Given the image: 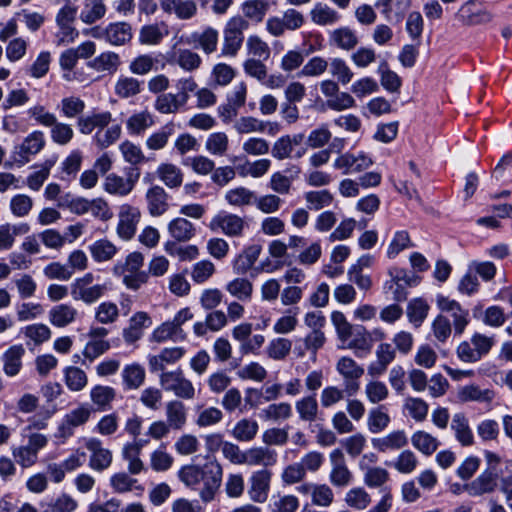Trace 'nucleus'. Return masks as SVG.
<instances>
[{"label": "nucleus", "mask_w": 512, "mask_h": 512, "mask_svg": "<svg viewBox=\"0 0 512 512\" xmlns=\"http://www.w3.org/2000/svg\"><path fill=\"white\" fill-rule=\"evenodd\" d=\"M223 469L217 461H208L204 465H185L178 477L185 486L199 490V496L204 503L211 502L220 488Z\"/></svg>", "instance_id": "1"}, {"label": "nucleus", "mask_w": 512, "mask_h": 512, "mask_svg": "<svg viewBox=\"0 0 512 512\" xmlns=\"http://www.w3.org/2000/svg\"><path fill=\"white\" fill-rule=\"evenodd\" d=\"M249 28V22L240 15L230 18L223 29L221 56L235 57L242 47L244 31Z\"/></svg>", "instance_id": "2"}, {"label": "nucleus", "mask_w": 512, "mask_h": 512, "mask_svg": "<svg viewBox=\"0 0 512 512\" xmlns=\"http://www.w3.org/2000/svg\"><path fill=\"white\" fill-rule=\"evenodd\" d=\"M94 279V275L90 272L76 278L70 285V294L73 300L91 305L108 292L107 283L93 284Z\"/></svg>", "instance_id": "3"}, {"label": "nucleus", "mask_w": 512, "mask_h": 512, "mask_svg": "<svg viewBox=\"0 0 512 512\" xmlns=\"http://www.w3.org/2000/svg\"><path fill=\"white\" fill-rule=\"evenodd\" d=\"M159 383L164 391L173 393L179 400L195 398L196 388L192 381L185 377L181 369L161 373Z\"/></svg>", "instance_id": "4"}, {"label": "nucleus", "mask_w": 512, "mask_h": 512, "mask_svg": "<svg viewBox=\"0 0 512 512\" xmlns=\"http://www.w3.org/2000/svg\"><path fill=\"white\" fill-rule=\"evenodd\" d=\"M48 444L47 436L40 433L29 435L26 445L14 446L11 454L16 463L26 469L35 465L38 461V453Z\"/></svg>", "instance_id": "5"}, {"label": "nucleus", "mask_w": 512, "mask_h": 512, "mask_svg": "<svg viewBox=\"0 0 512 512\" xmlns=\"http://www.w3.org/2000/svg\"><path fill=\"white\" fill-rule=\"evenodd\" d=\"M436 305L441 314H446L452 320V326L456 335H462L470 323L469 310L464 308L458 301L444 295H437Z\"/></svg>", "instance_id": "6"}, {"label": "nucleus", "mask_w": 512, "mask_h": 512, "mask_svg": "<svg viewBox=\"0 0 512 512\" xmlns=\"http://www.w3.org/2000/svg\"><path fill=\"white\" fill-rule=\"evenodd\" d=\"M126 177L116 173L108 174L103 182V189L110 195L125 197L129 195L140 178V169L130 167L126 169Z\"/></svg>", "instance_id": "7"}, {"label": "nucleus", "mask_w": 512, "mask_h": 512, "mask_svg": "<svg viewBox=\"0 0 512 512\" xmlns=\"http://www.w3.org/2000/svg\"><path fill=\"white\" fill-rule=\"evenodd\" d=\"M335 368L344 380L347 396L352 397L356 395L360 389V379L364 375V368L348 356L340 357Z\"/></svg>", "instance_id": "8"}, {"label": "nucleus", "mask_w": 512, "mask_h": 512, "mask_svg": "<svg viewBox=\"0 0 512 512\" xmlns=\"http://www.w3.org/2000/svg\"><path fill=\"white\" fill-rule=\"evenodd\" d=\"M208 227L211 231H221L228 237H241L247 223L244 218L225 211L216 214L210 221Z\"/></svg>", "instance_id": "9"}, {"label": "nucleus", "mask_w": 512, "mask_h": 512, "mask_svg": "<svg viewBox=\"0 0 512 512\" xmlns=\"http://www.w3.org/2000/svg\"><path fill=\"white\" fill-rule=\"evenodd\" d=\"M272 472L268 469L253 471L248 479L247 494L249 499L258 504L267 501L271 488Z\"/></svg>", "instance_id": "10"}, {"label": "nucleus", "mask_w": 512, "mask_h": 512, "mask_svg": "<svg viewBox=\"0 0 512 512\" xmlns=\"http://www.w3.org/2000/svg\"><path fill=\"white\" fill-rule=\"evenodd\" d=\"M331 470L329 481L334 487L343 488L353 482V473L348 468L345 456L340 449H334L329 454Z\"/></svg>", "instance_id": "11"}, {"label": "nucleus", "mask_w": 512, "mask_h": 512, "mask_svg": "<svg viewBox=\"0 0 512 512\" xmlns=\"http://www.w3.org/2000/svg\"><path fill=\"white\" fill-rule=\"evenodd\" d=\"M85 447L90 453L88 465L92 470L103 472L111 466L113 461L112 451L105 448L99 439H87Z\"/></svg>", "instance_id": "12"}, {"label": "nucleus", "mask_w": 512, "mask_h": 512, "mask_svg": "<svg viewBox=\"0 0 512 512\" xmlns=\"http://www.w3.org/2000/svg\"><path fill=\"white\" fill-rule=\"evenodd\" d=\"M141 212L137 207L125 204L120 207L117 234L124 240H130L136 233Z\"/></svg>", "instance_id": "13"}, {"label": "nucleus", "mask_w": 512, "mask_h": 512, "mask_svg": "<svg viewBox=\"0 0 512 512\" xmlns=\"http://www.w3.org/2000/svg\"><path fill=\"white\" fill-rule=\"evenodd\" d=\"M373 164L372 159L365 153H344L337 157L333 167L341 170L343 174L357 173L369 168Z\"/></svg>", "instance_id": "14"}, {"label": "nucleus", "mask_w": 512, "mask_h": 512, "mask_svg": "<svg viewBox=\"0 0 512 512\" xmlns=\"http://www.w3.org/2000/svg\"><path fill=\"white\" fill-rule=\"evenodd\" d=\"M498 485V474L496 471L486 469L470 483L464 485V491L471 497H480L484 494L493 493Z\"/></svg>", "instance_id": "15"}, {"label": "nucleus", "mask_w": 512, "mask_h": 512, "mask_svg": "<svg viewBox=\"0 0 512 512\" xmlns=\"http://www.w3.org/2000/svg\"><path fill=\"white\" fill-rule=\"evenodd\" d=\"M375 356L376 360L367 367L368 375L371 377H379L386 372L396 358V351L390 343H380L376 348Z\"/></svg>", "instance_id": "16"}, {"label": "nucleus", "mask_w": 512, "mask_h": 512, "mask_svg": "<svg viewBox=\"0 0 512 512\" xmlns=\"http://www.w3.org/2000/svg\"><path fill=\"white\" fill-rule=\"evenodd\" d=\"M147 210L153 217L164 215L169 210V195L160 185L151 186L146 194Z\"/></svg>", "instance_id": "17"}, {"label": "nucleus", "mask_w": 512, "mask_h": 512, "mask_svg": "<svg viewBox=\"0 0 512 512\" xmlns=\"http://www.w3.org/2000/svg\"><path fill=\"white\" fill-rule=\"evenodd\" d=\"M276 450L267 446H256L245 450L243 465L247 466H274L277 463Z\"/></svg>", "instance_id": "18"}, {"label": "nucleus", "mask_w": 512, "mask_h": 512, "mask_svg": "<svg viewBox=\"0 0 512 512\" xmlns=\"http://www.w3.org/2000/svg\"><path fill=\"white\" fill-rule=\"evenodd\" d=\"M152 325L151 317L144 311L136 312L130 319L129 324L123 329V339L127 344H133L140 340L144 329Z\"/></svg>", "instance_id": "19"}, {"label": "nucleus", "mask_w": 512, "mask_h": 512, "mask_svg": "<svg viewBox=\"0 0 512 512\" xmlns=\"http://www.w3.org/2000/svg\"><path fill=\"white\" fill-rule=\"evenodd\" d=\"M371 444L378 452L386 453L404 448L408 444V438L404 430H394L384 436L372 438Z\"/></svg>", "instance_id": "20"}, {"label": "nucleus", "mask_w": 512, "mask_h": 512, "mask_svg": "<svg viewBox=\"0 0 512 512\" xmlns=\"http://www.w3.org/2000/svg\"><path fill=\"white\" fill-rule=\"evenodd\" d=\"M359 470L362 473L364 485L371 489L382 490L390 480L389 471L381 466L359 462Z\"/></svg>", "instance_id": "21"}, {"label": "nucleus", "mask_w": 512, "mask_h": 512, "mask_svg": "<svg viewBox=\"0 0 512 512\" xmlns=\"http://www.w3.org/2000/svg\"><path fill=\"white\" fill-rule=\"evenodd\" d=\"M186 354L184 347H170L162 349L157 355H150L148 357V364L151 372L164 371L165 366L168 364H175L181 360Z\"/></svg>", "instance_id": "22"}, {"label": "nucleus", "mask_w": 512, "mask_h": 512, "mask_svg": "<svg viewBox=\"0 0 512 512\" xmlns=\"http://www.w3.org/2000/svg\"><path fill=\"white\" fill-rule=\"evenodd\" d=\"M112 121V114L109 111L92 112L77 119L79 132L84 135L91 134L95 129L101 130L107 127Z\"/></svg>", "instance_id": "23"}, {"label": "nucleus", "mask_w": 512, "mask_h": 512, "mask_svg": "<svg viewBox=\"0 0 512 512\" xmlns=\"http://www.w3.org/2000/svg\"><path fill=\"white\" fill-rule=\"evenodd\" d=\"M97 37L114 46L124 45L132 39V28L126 22L110 23Z\"/></svg>", "instance_id": "24"}, {"label": "nucleus", "mask_w": 512, "mask_h": 512, "mask_svg": "<svg viewBox=\"0 0 512 512\" xmlns=\"http://www.w3.org/2000/svg\"><path fill=\"white\" fill-rule=\"evenodd\" d=\"M450 427L454 433L455 439L461 446L469 447L475 443L469 420L463 412L455 413L452 416Z\"/></svg>", "instance_id": "25"}, {"label": "nucleus", "mask_w": 512, "mask_h": 512, "mask_svg": "<svg viewBox=\"0 0 512 512\" xmlns=\"http://www.w3.org/2000/svg\"><path fill=\"white\" fill-rule=\"evenodd\" d=\"M167 230L172 241L185 243L189 242L196 235V227L185 217H175L169 221Z\"/></svg>", "instance_id": "26"}, {"label": "nucleus", "mask_w": 512, "mask_h": 512, "mask_svg": "<svg viewBox=\"0 0 512 512\" xmlns=\"http://www.w3.org/2000/svg\"><path fill=\"white\" fill-rule=\"evenodd\" d=\"M78 310L69 303H61L53 306L48 312V320L58 328H64L76 321Z\"/></svg>", "instance_id": "27"}, {"label": "nucleus", "mask_w": 512, "mask_h": 512, "mask_svg": "<svg viewBox=\"0 0 512 512\" xmlns=\"http://www.w3.org/2000/svg\"><path fill=\"white\" fill-rule=\"evenodd\" d=\"M25 348L21 344L9 347L1 356L3 372L8 377L17 376L22 369V358Z\"/></svg>", "instance_id": "28"}, {"label": "nucleus", "mask_w": 512, "mask_h": 512, "mask_svg": "<svg viewBox=\"0 0 512 512\" xmlns=\"http://www.w3.org/2000/svg\"><path fill=\"white\" fill-rule=\"evenodd\" d=\"M160 7L165 13L175 14L182 20L191 19L197 13L193 0H160Z\"/></svg>", "instance_id": "29"}, {"label": "nucleus", "mask_w": 512, "mask_h": 512, "mask_svg": "<svg viewBox=\"0 0 512 512\" xmlns=\"http://www.w3.org/2000/svg\"><path fill=\"white\" fill-rule=\"evenodd\" d=\"M123 388L126 391L137 390L145 382L146 371L139 363L127 364L121 371Z\"/></svg>", "instance_id": "30"}, {"label": "nucleus", "mask_w": 512, "mask_h": 512, "mask_svg": "<svg viewBox=\"0 0 512 512\" xmlns=\"http://www.w3.org/2000/svg\"><path fill=\"white\" fill-rule=\"evenodd\" d=\"M348 342V348L353 350L358 357L370 354L373 348V339L370 332L364 326H356Z\"/></svg>", "instance_id": "31"}, {"label": "nucleus", "mask_w": 512, "mask_h": 512, "mask_svg": "<svg viewBox=\"0 0 512 512\" xmlns=\"http://www.w3.org/2000/svg\"><path fill=\"white\" fill-rule=\"evenodd\" d=\"M166 422L173 430H181L187 422V409L179 399L170 400L165 405Z\"/></svg>", "instance_id": "32"}, {"label": "nucleus", "mask_w": 512, "mask_h": 512, "mask_svg": "<svg viewBox=\"0 0 512 512\" xmlns=\"http://www.w3.org/2000/svg\"><path fill=\"white\" fill-rule=\"evenodd\" d=\"M142 85L143 81L133 76L121 75L115 82L114 93L120 99L133 98L142 92Z\"/></svg>", "instance_id": "33"}, {"label": "nucleus", "mask_w": 512, "mask_h": 512, "mask_svg": "<svg viewBox=\"0 0 512 512\" xmlns=\"http://www.w3.org/2000/svg\"><path fill=\"white\" fill-rule=\"evenodd\" d=\"M310 18L316 25L332 26L341 19V15L327 4L316 3L310 11Z\"/></svg>", "instance_id": "34"}, {"label": "nucleus", "mask_w": 512, "mask_h": 512, "mask_svg": "<svg viewBox=\"0 0 512 512\" xmlns=\"http://www.w3.org/2000/svg\"><path fill=\"white\" fill-rule=\"evenodd\" d=\"M262 251L259 244H253L244 249L234 261L233 268L238 274L247 273L255 264Z\"/></svg>", "instance_id": "35"}, {"label": "nucleus", "mask_w": 512, "mask_h": 512, "mask_svg": "<svg viewBox=\"0 0 512 512\" xmlns=\"http://www.w3.org/2000/svg\"><path fill=\"white\" fill-rule=\"evenodd\" d=\"M140 454V444L125 443L122 447L121 456L127 462V470L132 475H138L145 469Z\"/></svg>", "instance_id": "36"}, {"label": "nucleus", "mask_w": 512, "mask_h": 512, "mask_svg": "<svg viewBox=\"0 0 512 512\" xmlns=\"http://www.w3.org/2000/svg\"><path fill=\"white\" fill-rule=\"evenodd\" d=\"M158 178L170 189L178 188L183 183V172L175 164L161 163L156 170Z\"/></svg>", "instance_id": "37"}, {"label": "nucleus", "mask_w": 512, "mask_h": 512, "mask_svg": "<svg viewBox=\"0 0 512 512\" xmlns=\"http://www.w3.org/2000/svg\"><path fill=\"white\" fill-rule=\"evenodd\" d=\"M330 43L342 50L350 51L358 44V37L354 30L349 27L334 29L329 35Z\"/></svg>", "instance_id": "38"}, {"label": "nucleus", "mask_w": 512, "mask_h": 512, "mask_svg": "<svg viewBox=\"0 0 512 512\" xmlns=\"http://www.w3.org/2000/svg\"><path fill=\"white\" fill-rule=\"evenodd\" d=\"M259 431V424L251 418H242L231 430L233 438L239 442H251Z\"/></svg>", "instance_id": "39"}, {"label": "nucleus", "mask_w": 512, "mask_h": 512, "mask_svg": "<svg viewBox=\"0 0 512 512\" xmlns=\"http://www.w3.org/2000/svg\"><path fill=\"white\" fill-rule=\"evenodd\" d=\"M106 11L105 0H84L79 17L82 22L90 25L102 19Z\"/></svg>", "instance_id": "40"}, {"label": "nucleus", "mask_w": 512, "mask_h": 512, "mask_svg": "<svg viewBox=\"0 0 512 512\" xmlns=\"http://www.w3.org/2000/svg\"><path fill=\"white\" fill-rule=\"evenodd\" d=\"M411 443L415 449L426 456L432 455L440 446V441L424 430H418L411 436Z\"/></svg>", "instance_id": "41"}, {"label": "nucleus", "mask_w": 512, "mask_h": 512, "mask_svg": "<svg viewBox=\"0 0 512 512\" xmlns=\"http://www.w3.org/2000/svg\"><path fill=\"white\" fill-rule=\"evenodd\" d=\"M89 252L95 262H107L114 258L118 248L108 239H99L88 247Z\"/></svg>", "instance_id": "42"}, {"label": "nucleus", "mask_w": 512, "mask_h": 512, "mask_svg": "<svg viewBox=\"0 0 512 512\" xmlns=\"http://www.w3.org/2000/svg\"><path fill=\"white\" fill-rule=\"evenodd\" d=\"M120 64V56L115 52L107 51L92 59L88 66L98 72L114 73Z\"/></svg>", "instance_id": "43"}, {"label": "nucleus", "mask_w": 512, "mask_h": 512, "mask_svg": "<svg viewBox=\"0 0 512 512\" xmlns=\"http://www.w3.org/2000/svg\"><path fill=\"white\" fill-rule=\"evenodd\" d=\"M295 409L300 420L305 422H314L317 419L319 405L315 394L307 395L295 402Z\"/></svg>", "instance_id": "44"}, {"label": "nucleus", "mask_w": 512, "mask_h": 512, "mask_svg": "<svg viewBox=\"0 0 512 512\" xmlns=\"http://www.w3.org/2000/svg\"><path fill=\"white\" fill-rule=\"evenodd\" d=\"M272 4V0H249L243 3L242 12L246 18L260 23L263 21Z\"/></svg>", "instance_id": "45"}, {"label": "nucleus", "mask_w": 512, "mask_h": 512, "mask_svg": "<svg viewBox=\"0 0 512 512\" xmlns=\"http://www.w3.org/2000/svg\"><path fill=\"white\" fill-rule=\"evenodd\" d=\"M45 146V137L42 131H33L30 133L19 146L20 156L28 161L29 156L36 155Z\"/></svg>", "instance_id": "46"}, {"label": "nucleus", "mask_w": 512, "mask_h": 512, "mask_svg": "<svg viewBox=\"0 0 512 512\" xmlns=\"http://www.w3.org/2000/svg\"><path fill=\"white\" fill-rule=\"evenodd\" d=\"M42 512H74L78 502L69 494L62 493L58 497L41 503Z\"/></svg>", "instance_id": "47"}, {"label": "nucleus", "mask_w": 512, "mask_h": 512, "mask_svg": "<svg viewBox=\"0 0 512 512\" xmlns=\"http://www.w3.org/2000/svg\"><path fill=\"white\" fill-rule=\"evenodd\" d=\"M226 291L242 302H249L253 294V284L246 278H235L225 286Z\"/></svg>", "instance_id": "48"}, {"label": "nucleus", "mask_w": 512, "mask_h": 512, "mask_svg": "<svg viewBox=\"0 0 512 512\" xmlns=\"http://www.w3.org/2000/svg\"><path fill=\"white\" fill-rule=\"evenodd\" d=\"M34 207V200L27 194L18 193L9 201V211L16 218H26Z\"/></svg>", "instance_id": "49"}, {"label": "nucleus", "mask_w": 512, "mask_h": 512, "mask_svg": "<svg viewBox=\"0 0 512 512\" xmlns=\"http://www.w3.org/2000/svg\"><path fill=\"white\" fill-rule=\"evenodd\" d=\"M115 398L116 390L110 386L96 385L90 391V399L97 406L98 410L110 408Z\"/></svg>", "instance_id": "50"}, {"label": "nucleus", "mask_w": 512, "mask_h": 512, "mask_svg": "<svg viewBox=\"0 0 512 512\" xmlns=\"http://www.w3.org/2000/svg\"><path fill=\"white\" fill-rule=\"evenodd\" d=\"M430 306L426 300L422 298L412 299L407 306V317L409 322L415 327H420L427 318Z\"/></svg>", "instance_id": "51"}, {"label": "nucleus", "mask_w": 512, "mask_h": 512, "mask_svg": "<svg viewBox=\"0 0 512 512\" xmlns=\"http://www.w3.org/2000/svg\"><path fill=\"white\" fill-rule=\"evenodd\" d=\"M403 408L407 415L416 422L425 421L429 412L428 403L419 397H407Z\"/></svg>", "instance_id": "52"}, {"label": "nucleus", "mask_w": 512, "mask_h": 512, "mask_svg": "<svg viewBox=\"0 0 512 512\" xmlns=\"http://www.w3.org/2000/svg\"><path fill=\"white\" fill-rule=\"evenodd\" d=\"M63 373L66 386L73 392L82 391L88 384L87 374L79 367L68 366Z\"/></svg>", "instance_id": "53"}, {"label": "nucleus", "mask_w": 512, "mask_h": 512, "mask_svg": "<svg viewBox=\"0 0 512 512\" xmlns=\"http://www.w3.org/2000/svg\"><path fill=\"white\" fill-rule=\"evenodd\" d=\"M390 422L391 418L385 411L384 406H377L368 413L367 427L373 434L384 431L389 426Z\"/></svg>", "instance_id": "54"}, {"label": "nucleus", "mask_w": 512, "mask_h": 512, "mask_svg": "<svg viewBox=\"0 0 512 512\" xmlns=\"http://www.w3.org/2000/svg\"><path fill=\"white\" fill-rule=\"evenodd\" d=\"M167 33V26L164 23L145 25L140 29L139 41L146 45H156Z\"/></svg>", "instance_id": "55"}, {"label": "nucleus", "mask_w": 512, "mask_h": 512, "mask_svg": "<svg viewBox=\"0 0 512 512\" xmlns=\"http://www.w3.org/2000/svg\"><path fill=\"white\" fill-rule=\"evenodd\" d=\"M184 106L185 104L175 93L160 94L154 102L155 110L161 114H175Z\"/></svg>", "instance_id": "56"}, {"label": "nucleus", "mask_w": 512, "mask_h": 512, "mask_svg": "<svg viewBox=\"0 0 512 512\" xmlns=\"http://www.w3.org/2000/svg\"><path fill=\"white\" fill-rule=\"evenodd\" d=\"M174 62L184 71L193 72L201 66L202 59L190 49H179L174 53Z\"/></svg>", "instance_id": "57"}, {"label": "nucleus", "mask_w": 512, "mask_h": 512, "mask_svg": "<svg viewBox=\"0 0 512 512\" xmlns=\"http://www.w3.org/2000/svg\"><path fill=\"white\" fill-rule=\"evenodd\" d=\"M158 60L151 54H140L129 63V71L133 75L144 76L156 70Z\"/></svg>", "instance_id": "58"}, {"label": "nucleus", "mask_w": 512, "mask_h": 512, "mask_svg": "<svg viewBox=\"0 0 512 512\" xmlns=\"http://www.w3.org/2000/svg\"><path fill=\"white\" fill-rule=\"evenodd\" d=\"M347 506L356 510H365L371 504V496L363 487H354L345 494Z\"/></svg>", "instance_id": "59"}, {"label": "nucleus", "mask_w": 512, "mask_h": 512, "mask_svg": "<svg viewBox=\"0 0 512 512\" xmlns=\"http://www.w3.org/2000/svg\"><path fill=\"white\" fill-rule=\"evenodd\" d=\"M494 392L490 389H480L475 385L463 387L459 392V398L464 401H476L480 403H490L494 399Z\"/></svg>", "instance_id": "60"}, {"label": "nucleus", "mask_w": 512, "mask_h": 512, "mask_svg": "<svg viewBox=\"0 0 512 512\" xmlns=\"http://www.w3.org/2000/svg\"><path fill=\"white\" fill-rule=\"evenodd\" d=\"M300 506L297 496L292 494H277L269 504L271 512H296Z\"/></svg>", "instance_id": "61"}, {"label": "nucleus", "mask_w": 512, "mask_h": 512, "mask_svg": "<svg viewBox=\"0 0 512 512\" xmlns=\"http://www.w3.org/2000/svg\"><path fill=\"white\" fill-rule=\"evenodd\" d=\"M51 60L50 52H40L33 63L25 68L26 74L34 79L43 78L49 72Z\"/></svg>", "instance_id": "62"}, {"label": "nucleus", "mask_w": 512, "mask_h": 512, "mask_svg": "<svg viewBox=\"0 0 512 512\" xmlns=\"http://www.w3.org/2000/svg\"><path fill=\"white\" fill-rule=\"evenodd\" d=\"M307 208L310 210H321L332 204L334 197L329 190L308 191L304 194Z\"/></svg>", "instance_id": "63"}, {"label": "nucleus", "mask_w": 512, "mask_h": 512, "mask_svg": "<svg viewBox=\"0 0 512 512\" xmlns=\"http://www.w3.org/2000/svg\"><path fill=\"white\" fill-rule=\"evenodd\" d=\"M419 464L418 457L416 454L409 450L401 451L393 462V467L400 474H411L413 473Z\"/></svg>", "instance_id": "64"}]
</instances>
